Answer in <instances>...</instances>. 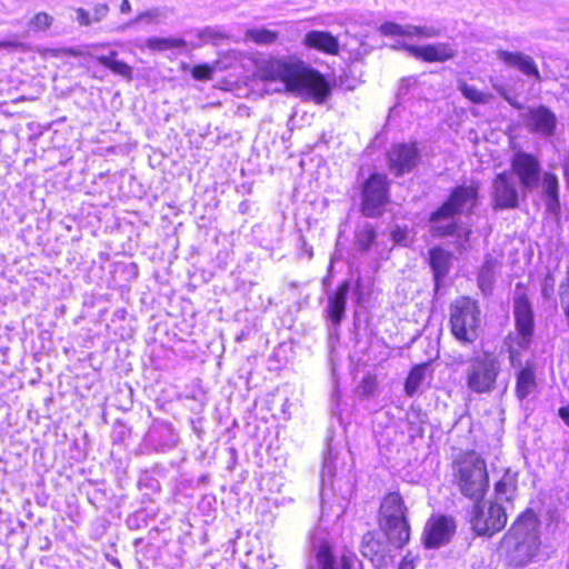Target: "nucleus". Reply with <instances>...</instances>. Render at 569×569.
Returning a JSON list of instances; mask_svg holds the SVG:
<instances>
[{
	"instance_id": "obj_45",
	"label": "nucleus",
	"mask_w": 569,
	"mask_h": 569,
	"mask_svg": "<svg viewBox=\"0 0 569 569\" xmlns=\"http://www.w3.org/2000/svg\"><path fill=\"white\" fill-rule=\"evenodd\" d=\"M558 415L562 421L569 426V406L559 408Z\"/></svg>"
},
{
	"instance_id": "obj_9",
	"label": "nucleus",
	"mask_w": 569,
	"mask_h": 569,
	"mask_svg": "<svg viewBox=\"0 0 569 569\" xmlns=\"http://www.w3.org/2000/svg\"><path fill=\"white\" fill-rule=\"evenodd\" d=\"M478 201V186H458L456 187L449 198L442 203V206L433 212V219L440 218H453L456 214L465 211L471 212Z\"/></svg>"
},
{
	"instance_id": "obj_48",
	"label": "nucleus",
	"mask_w": 569,
	"mask_h": 569,
	"mask_svg": "<svg viewBox=\"0 0 569 569\" xmlns=\"http://www.w3.org/2000/svg\"><path fill=\"white\" fill-rule=\"evenodd\" d=\"M493 88L498 91V93L506 100V97H509L507 90L502 86L495 84Z\"/></svg>"
},
{
	"instance_id": "obj_21",
	"label": "nucleus",
	"mask_w": 569,
	"mask_h": 569,
	"mask_svg": "<svg viewBox=\"0 0 569 569\" xmlns=\"http://www.w3.org/2000/svg\"><path fill=\"white\" fill-rule=\"evenodd\" d=\"M380 32L385 36H403L429 39L439 37L441 30L431 26H401L395 22H386L380 27Z\"/></svg>"
},
{
	"instance_id": "obj_5",
	"label": "nucleus",
	"mask_w": 569,
	"mask_h": 569,
	"mask_svg": "<svg viewBox=\"0 0 569 569\" xmlns=\"http://www.w3.org/2000/svg\"><path fill=\"white\" fill-rule=\"evenodd\" d=\"M501 372L498 357L488 351L475 352L467 361L465 381L467 388L475 393H490L496 389Z\"/></svg>"
},
{
	"instance_id": "obj_36",
	"label": "nucleus",
	"mask_w": 569,
	"mask_h": 569,
	"mask_svg": "<svg viewBox=\"0 0 569 569\" xmlns=\"http://www.w3.org/2000/svg\"><path fill=\"white\" fill-rule=\"evenodd\" d=\"M542 188L546 198L559 196V182L557 176L551 172H546L542 179Z\"/></svg>"
},
{
	"instance_id": "obj_27",
	"label": "nucleus",
	"mask_w": 569,
	"mask_h": 569,
	"mask_svg": "<svg viewBox=\"0 0 569 569\" xmlns=\"http://www.w3.org/2000/svg\"><path fill=\"white\" fill-rule=\"evenodd\" d=\"M518 473L507 470L496 483L495 491L499 499L511 501L517 491Z\"/></svg>"
},
{
	"instance_id": "obj_13",
	"label": "nucleus",
	"mask_w": 569,
	"mask_h": 569,
	"mask_svg": "<svg viewBox=\"0 0 569 569\" xmlns=\"http://www.w3.org/2000/svg\"><path fill=\"white\" fill-rule=\"evenodd\" d=\"M456 530L455 521L451 517L439 516L431 517L423 529L422 541L426 548H439L448 543Z\"/></svg>"
},
{
	"instance_id": "obj_35",
	"label": "nucleus",
	"mask_w": 569,
	"mask_h": 569,
	"mask_svg": "<svg viewBox=\"0 0 569 569\" xmlns=\"http://www.w3.org/2000/svg\"><path fill=\"white\" fill-rule=\"evenodd\" d=\"M162 18H164V14L159 9L148 10L139 13L132 21L127 23L123 29L138 22H146L148 24L159 23Z\"/></svg>"
},
{
	"instance_id": "obj_8",
	"label": "nucleus",
	"mask_w": 569,
	"mask_h": 569,
	"mask_svg": "<svg viewBox=\"0 0 569 569\" xmlns=\"http://www.w3.org/2000/svg\"><path fill=\"white\" fill-rule=\"evenodd\" d=\"M471 526L478 536L491 537L502 530L507 523L505 508L498 502L482 506L476 503L471 517Z\"/></svg>"
},
{
	"instance_id": "obj_12",
	"label": "nucleus",
	"mask_w": 569,
	"mask_h": 569,
	"mask_svg": "<svg viewBox=\"0 0 569 569\" xmlns=\"http://www.w3.org/2000/svg\"><path fill=\"white\" fill-rule=\"evenodd\" d=\"M526 128L536 134L548 138L555 134L557 128V116L548 107L541 104L538 107H528L521 114Z\"/></svg>"
},
{
	"instance_id": "obj_41",
	"label": "nucleus",
	"mask_w": 569,
	"mask_h": 569,
	"mask_svg": "<svg viewBox=\"0 0 569 569\" xmlns=\"http://www.w3.org/2000/svg\"><path fill=\"white\" fill-rule=\"evenodd\" d=\"M199 37L202 39V40H214V39H221L223 38L224 36L219 32L218 30H216L214 28H206L203 29L200 33H199Z\"/></svg>"
},
{
	"instance_id": "obj_26",
	"label": "nucleus",
	"mask_w": 569,
	"mask_h": 569,
	"mask_svg": "<svg viewBox=\"0 0 569 569\" xmlns=\"http://www.w3.org/2000/svg\"><path fill=\"white\" fill-rule=\"evenodd\" d=\"M317 563L320 569H352L351 559L342 556L337 562L328 546H322L317 552Z\"/></svg>"
},
{
	"instance_id": "obj_25",
	"label": "nucleus",
	"mask_w": 569,
	"mask_h": 569,
	"mask_svg": "<svg viewBox=\"0 0 569 569\" xmlns=\"http://www.w3.org/2000/svg\"><path fill=\"white\" fill-rule=\"evenodd\" d=\"M109 11V6L102 2L96 3L91 12L83 8H77L74 9L76 21L81 27H89L93 23H99L102 21L108 16Z\"/></svg>"
},
{
	"instance_id": "obj_39",
	"label": "nucleus",
	"mask_w": 569,
	"mask_h": 569,
	"mask_svg": "<svg viewBox=\"0 0 569 569\" xmlns=\"http://www.w3.org/2000/svg\"><path fill=\"white\" fill-rule=\"evenodd\" d=\"M191 73L197 80H210L213 74V68L208 64H199L193 67Z\"/></svg>"
},
{
	"instance_id": "obj_40",
	"label": "nucleus",
	"mask_w": 569,
	"mask_h": 569,
	"mask_svg": "<svg viewBox=\"0 0 569 569\" xmlns=\"http://www.w3.org/2000/svg\"><path fill=\"white\" fill-rule=\"evenodd\" d=\"M509 361L513 369L520 370L525 367L521 360V353L515 348H509Z\"/></svg>"
},
{
	"instance_id": "obj_32",
	"label": "nucleus",
	"mask_w": 569,
	"mask_h": 569,
	"mask_svg": "<svg viewBox=\"0 0 569 569\" xmlns=\"http://www.w3.org/2000/svg\"><path fill=\"white\" fill-rule=\"evenodd\" d=\"M146 46L153 51H166L171 49H182L187 46L186 41L181 38H158L152 37L147 39Z\"/></svg>"
},
{
	"instance_id": "obj_44",
	"label": "nucleus",
	"mask_w": 569,
	"mask_h": 569,
	"mask_svg": "<svg viewBox=\"0 0 569 569\" xmlns=\"http://www.w3.org/2000/svg\"><path fill=\"white\" fill-rule=\"evenodd\" d=\"M416 560H417V558L411 557L410 553H407L400 563V569H413L415 565H416Z\"/></svg>"
},
{
	"instance_id": "obj_2",
	"label": "nucleus",
	"mask_w": 569,
	"mask_h": 569,
	"mask_svg": "<svg viewBox=\"0 0 569 569\" xmlns=\"http://www.w3.org/2000/svg\"><path fill=\"white\" fill-rule=\"evenodd\" d=\"M539 522L532 511L522 513L501 540L507 563L523 567L537 555L540 546Z\"/></svg>"
},
{
	"instance_id": "obj_42",
	"label": "nucleus",
	"mask_w": 569,
	"mask_h": 569,
	"mask_svg": "<svg viewBox=\"0 0 569 569\" xmlns=\"http://www.w3.org/2000/svg\"><path fill=\"white\" fill-rule=\"evenodd\" d=\"M545 204L550 213L557 214L560 210L559 196L546 198Z\"/></svg>"
},
{
	"instance_id": "obj_10",
	"label": "nucleus",
	"mask_w": 569,
	"mask_h": 569,
	"mask_svg": "<svg viewBox=\"0 0 569 569\" xmlns=\"http://www.w3.org/2000/svg\"><path fill=\"white\" fill-rule=\"evenodd\" d=\"M511 170L519 179L523 192H529L539 186L541 163L539 159L525 151L515 152L511 159Z\"/></svg>"
},
{
	"instance_id": "obj_43",
	"label": "nucleus",
	"mask_w": 569,
	"mask_h": 569,
	"mask_svg": "<svg viewBox=\"0 0 569 569\" xmlns=\"http://www.w3.org/2000/svg\"><path fill=\"white\" fill-rule=\"evenodd\" d=\"M552 291H553V279H552V277L548 276L543 280L541 292L545 298H549L550 295L552 293Z\"/></svg>"
},
{
	"instance_id": "obj_28",
	"label": "nucleus",
	"mask_w": 569,
	"mask_h": 569,
	"mask_svg": "<svg viewBox=\"0 0 569 569\" xmlns=\"http://www.w3.org/2000/svg\"><path fill=\"white\" fill-rule=\"evenodd\" d=\"M500 263L491 256H487L478 276V283L483 292L490 291Z\"/></svg>"
},
{
	"instance_id": "obj_31",
	"label": "nucleus",
	"mask_w": 569,
	"mask_h": 569,
	"mask_svg": "<svg viewBox=\"0 0 569 569\" xmlns=\"http://www.w3.org/2000/svg\"><path fill=\"white\" fill-rule=\"evenodd\" d=\"M244 37L259 46H271L277 42L279 33L266 28H251L244 32Z\"/></svg>"
},
{
	"instance_id": "obj_14",
	"label": "nucleus",
	"mask_w": 569,
	"mask_h": 569,
	"mask_svg": "<svg viewBox=\"0 0 569 569\" xmlns=\"http://www.w3.org/2000/svg\"><path fill=\"white\" fill-rule=\"evenodd\" d=\"M521 287V283L517 284L513 296V316L522 343H527L533 333L535 320L531 302L527 295L520 290Z\"/></svg>"
},
{
	"instance_id": "obj_37",
	"label": "nucleus",
	"mask_w": 569,
	"mask_h": 569,
	"mask_svg": "<svg viewBox=\"0 0 569 569\" xmlns=\"http://www.w3.org/2000/svg\"><path fill=\"white\" fill-rule=\"evenodd\" d=\"M53 18L47 12H38L30 21L33 30H46L52 24Z\"/></svg>"
},
{
	"instance_id": "obj_4",
	"label": "nucleus",
	"mask_w": 569,
	"mask_h": 569,
	"mask_svg": "<svg viewBox=\"0 0 569 569\" xmlns=\"http://www.w3.org/2000/svg\"><path fill=\"white\" fill-rule=\"evenodd\" d=\"M453 477L460 492L473 500L483 498L489 488V477L485 460L476 452H467L453 462Z\"/></svg>"
},
{
	"instance_id": "obj_20",
	"label": "nucleus",
	"mask_w": 569,
	"mask_h": 569,
	"mask_svg": "<svg viewBox=\"0 0 569 569\" xmlns=\"http://www.w3.org/2000/svg\"><path fill=\"white\" fill-rule=\"evenodd\" d=\"M350 292V282L345 280L339 284L333 293L328 296V305L326 312L330 319L332 326L339 327L342 319L345 318L347 297Z\"/></svg>"
},
{
	"instance_id": "obj_7",
	"label": "nucleus",
	"mask_w": 569,
	"mask_h": 569,
	"mask_svg": "<svg viewBox=\"0 0 569 569\" xmlns=\"http://www.w3.org/2000/svg\"><path fill=\"white\" fill-rule=\"evenodd\" d=\"M389 201V182L385 173H372L362 184L361 212L365 217L377 218Z\"/></svg>"
},
{
	"instance_id": "obj_15",
	"label": "nucleus",
	"mask_w": 569,
	"mask_h": 569,
	"mask_svg": "<svg viewBox=\"0 0 569 569\" xmlns=\"http://www.w3.org/2000/svg\"><path fill=\"white\" fill-rule=\"evenodd\" d=\"M416 59L425 62H446L457 54V48L449 42H438L427 46H412L398 41V46Z\"/></svg>"
},
{
	"instance_id": "obj_46",
	"label": "nucleus",
	"mask_w": 569,
	"mask_h": 569,
	"mask_svg": "<svg viewBox=\"0 0 569 569\" xmlns=\"http://www.w3.org/2000/svg\"><path fill=\"white\" fill-rule=\"evenodd\" d=\"M506 101L516 109H523V106L519 103L517 100L512 99L510 96L506 97Z\"/></svg>"
},
{
	"instance_id": "obj_22",
	"label": "nucleus",
	"mask_w": 569,
	"mask_h": 569,
	"mask_svg": "<svg viewBox=\"0 0 569 569\" xmlns=\"http://www.w3.org/2000/svg\"><path fill=\"white\" fill-rule=\"evenodd\" d=\"M537 388L536 365L528 360L516 373V397L519 401H523L535 393Z\"/></svg>"
},
{
	"instance_id": "obj_17",
	"label": "nucleus",
	"mask_w": 569,
	"mask_h": 569,
	"mask_svg": "<svg viewBox=\"0 0 569 569\" xmlns=\"http://www.w3.org/2000/svg\"><path fill=\"white\" fill-rule=\"evenodd\" d=\"M360 552L370 560L375 568L380 569L387 565L389 557L388 543L375 531H368L362 536Z\"/></svg>"
},
{
	"instance_id": "obj_38",
	"label": "nucleus",
	"mask_w": 569,
	"mask_h": 569,
	"mask_svg": "<svg viewBox=\"0 0 569 569\" xmlns=\"http://www.w3.org/2000/svg\"><path fill=\"white\" fill-rule=\"evenodd\" d=\"M391 239L397 244L408 246L411 241L410 231L407 228L397 226L391 232Z\"/></svg>"
},
{
	"instance_id": "obj_30",
	"label": "nucleus",
	"mask_w": 569,
	"mask_h": 569,
	"mask_svg": "<svg viewBox=\"0 0 569 569\" xmlns=\"http://www.w3.org/2000/svg\"><path fill=\"white\" fill-rule=\"evenodd\" d=\"M431 233L433 237H446L459 234V226L452 218L433 219V212L430 217Z\"/></svg>"
},
{
	"instance_id": "obj_6",
	"label": "nucleus",
	"mask_w": 569,
	"mask_h": 569,
	"mask_svg": "<svg viewBox=\"0 0 569 569\" xmlns=\"http://www.w3.org/2000/svg\"><path fill=\"white\" fill-rule=\"evenodd\" d=\"M450 325L453 337L461 343H473L478 338L480 309L468 297L457 299L450 305Z\"/></svg>"
},
{
	"instance_id": "obj_16",
	"label": "nucleus",
	"mask_w": 569,
	"mask_h": 569,
	"mask_svg": "<svg viewBox=\"0 0 569 569\" xmlns=\"http://www.w3.org/2000/svg\"><path fill=\"white\" fill-rule=\"evenodd\" d=\"M492 199L495 209H511L518 207V190L509 172H501L493 179Z\"/></svg>"
},
{
	"instance_id": "obj_49",
	"label": "nucleus",
	"mask_w": 569,
	"mask_h": 569,
	"mask_svg": "<svg viewBox=\"0 0 569 569\" xmlns=\"http://www.w3.org/2000/svg\"><path fill=\"white\" fill-rule=\"evenodd\" d=\"M68 52H69L71 56H73V57H78V56L80 54V53H79L77 50H74V49H69V51H68Z\"/></svg>"
},
{
	"instance_id": "obj_24",
	"label": "nucleus",
	"mask_w": 569,
	"mask_h": 569,
	"mask_svg": "<svg viewBox=\"0 0 569 569\" xmlns=\"http://www.w3.org/2000/svg\"><path fill=\"white\" fill-rule=\"evenodd\" d=\"M118 52L112 50L109 54H89V57L96 60L98 63L110 69L114 74L121 76L128 81L133 78L132 68L123 61L117 60Z\"/></svg>"
},
{
	"instance_id": "obj_19",
	"label": "nucleus",
	"mask_w": 569,
	"mask_h": 569,
	"mask_svg": "<svg viewBox=\"0 0 569 569\" xmlns=\"http://www.w3.org/2000/svg\"><path fill=\"white\" fill-rule=\"evenodd\" d=\"M302 44L308 49L317 50L329 56H337L340 51L339 39L329 31H308L303 37Z\"/></svg>"
},
{
	"instance_id": "obj_29",
	"label": "nucleus",
	"mask_w": 569,
	"mask_h": 569,
	"mask_svg": "<svg viewBox=\"0 0 569 569\" xmlns=\"http://www.w3.org/2000/svg\"><path fill=\"white\" fill-rule=\"evenodd\" d=\"M356 246L361 252H367L375 243L377 232L370 222L358 224L355 232Z\"/></svg>"
},
{
	"instance_id": "obj_47",
	"label": "nucleus",
	"mask_w": 569,
	"mask_h": 569,
	"mask_svg": "<svg viewBox=\"0 0 569 569\" xmlns=\"http://www.w3.org/2000/svg\"><path fill=\"white\" fill-rule=\"evenodd\" d=\"M120 11L122 13H127V12L131 11V4H130L129 0H122V2L120 4Z\"/></svg>"
},
{
	"instance_id": "obj_34",
	"label": "nucleus",
	"mask_w": 569,
	"mask_h": 569,
	"mask_svg": "<svg viewBox=\"0 0 569 569\" xmlns=\"http://www.w3.org/2000/svg\"><path fill=\"white\" fill-rule=\"evenodd\" d=\"M425 378L423 367H415L406 379L405 390L408 396H413Z\"/></svg>"
},
{
	"instance_id": "obj_11",
	"label": "nucleus",
	"mask_w": 569,
	"mask_h": 569,
	"mask_svg": "<svg viewBox=\"0 0 569 569\" xmlns=\"http://www.w3.org/2000/svg\"><path fill=\"white\" fill-rule=\"evenodd\" d=\"M388 168L396 177L411 172L420 162V151L415 142L396 143L387 153Z\"/></svg>"
},
{
	"instance_id": "obj_1",
	"label": "nucleus",
	"mask_w": 569,
	"mask_h": 569,
	"mask_svg": "<svg viewBox=\"0 0 569 569\" xmlns=\"http://www.w3.org/2000/svg\"><path fill=\"white\" fill-rule=\"evenodd\" d=\"M257 74L264 81H281L286 90L306 101L321 104L330 94L326 78L296 57L268 58L257 64Z\"/></svg>"
},
{
	"instance_id": "obj_3",
	"label": "nucleus",
	"mask_w": 569,
	"mask_h": 569,
	"mask_svg": "<svg viewBox=\"0 0 569 569\" xmlns=\"http://www.w3.org/2000/svg\"><path fill=\"white\" fill-rule=\"evenodd\" d=\"M408 508L398 492H389L379 510V528L396 548H402L410 539Z\"/></svg>"
},
{
	"instance_id": "obj_23",
	"label": "nucleus",
	"mask_w": 569,
	"mask_h": 569,
	"mask_svg": "<svg viewBox=\"0 0 569 569\" xmlns=\"http://www.w3.org/2000/svg\"><path fill=\"white\" fill-rule=\"evenodd\" d=\"M429 263L433 272L435 289L438 290L441 280L447 277L451 264V254L440 247L430 249Z\"/></svg>"
},
{
	"instance_id": "obj_18",
	"label": "nucleus",
	"mask_w": 569,
	"mask_h": 569,
	"mask_svg": "<svg viewBox=\"0 0 569 569\" xmlns=\"http://www.w3.org/2000/svg\"><path fill=\"white\" fill-rule=\"evenodd\" d=\"M496 57L506 66L516 68L525 76L532 77L537 81H540V72L535 60L530 56L520 51L510 52L499 49L496 51Z\"/></svg>"
},
{
	"instance_id": "obj_33",
	"label": "nucleus",
	"mask_w": 569,
	"mask_h": 569,
	"mask_svg": "<svg viewBox=\"0 0 569 569\" xmlns=\"http://www.w3.org/2000/svg\"><path fill=\"white\" fill-rule=\"evenodd\" d=\"M459 90L465 98H467L473 103L486 104L493 100V94L482 92L478 90L476 87L467 84L465 82L459 84Z\"/></svg>"
}]
</instances>
